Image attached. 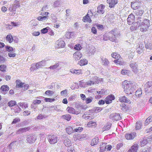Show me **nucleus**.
I'll use <instances>...</instances> for the list:
<instances>
[{
	"label": "nucleus",
	"instance_id": "nucleus-27",
	"mask_svg": "<svg viewBox=\"0 0 152 152\" xmlns=\"http://www.w3.org/2000/svg\"><path fill=\"white\" fill-rule=\"evenodd\" d=\"M144 46L142 44L139 45V47L137 48V52L139 54H141L143 52Z\"/></svg>",
	"mask_w": 152,
	"mask_h": 152
},
{
	"label": "nucleus",
	"instance_id": "nucleus-18",
	"mask_svg": "<svg viewBox=\"0 0 152 152\" xmlns=\"http://www.w3.org/2000/svg\"><path fill=\"white\" fill-rule=\"evenodd\" d=\"M45 61L43 60L39 61L35 64L36 69H38L39 68H41L45 66Z\"/></svg>",
	"mask_w": 152,
	"mask_h": 152
},
{
	"label": "nucleus",
	"instance_id": "nucleus-16",
	"mask_svg": "<svg viewBox=\"0 0 152 152\" xmlns=\"http://www.w3.org/2000/svg\"><path fill=\"white\" fill-rule=\"evenodd\" d=\"M114 96L112 95H110L106 98L104 102L107 104H109L111 103L112 101L114 100Z\"/></svg>",
	"mask_w": 152,
	"mask_h": 152
},
{
	"label": "nucleus",
	"instance_id": "nucleus-35",
	"mask_svg": "<svg viewBox=\"0 0 152 152\" xmlns=\"http://www.w3.org/2000/svg\"><path fill=\"white\" fill-rule=\"evenodd\" d=\"M66 131L69 134H70L74 132V130H73L72 127L71 126H69L66 128Z\"/></svg>",
	"mask_w": 152,
	"mask_h": 152
},
{
	"label": "nucleus",
	"instance_id": "nucleus-20",
	"mask_svg": "<svg viewBox=\"0 0 152 152\" xmlns=\"http://www.w3.org/2000/svg\"><path fill=\"white\" fill-rule=\"evenodd\" d=\"M107 1L109 3V7L111 8L114 7L118 3L117 0H107Z\"/></svg>",
	"mask_w": 152,
	"mask_h": 152
},
{
	"label": "nucleus",
	"instance_id": "nucleus-59",
	"mask_svg": "<svg viewBox=\"0 0 152 152\" xmlns=\"http://www.w3.org/2000/svg\"><path fill=\"white\" fill-rule=\"evenodd\" d=\"M46 116H45L44 115H43L41 114H39L37 117V119L40 120L43 119L44 118H46Z\"/></svg>",
	"mask_w": 152,
	"mask_h": 152
},
{
	"label": "nucleus",
	"instance_id": "nucleus-24",
	"mask_svg": "<svg viewBox=\"0 0 152 152\" xmlns=\"http://www.w3.org/2000/svg\"><path fill=\"white\" fill-rule=\"evenodd\" d=\"M107 147V143L102 142V144L100 145V152H104L106 151V148Z\"/></svg>",
	"mask_w": 152,
	"mask_h": 152
},
{
	"label": "nucleus",
	"instance_id": "nucleus-23",
	"mask_svg": "<svg viewBox=\"0 0 152 152\" xmlns=\"http://www.w3.org/2000/svg\"><path fill=\"white\" fill-rule=\"evenodd\" d=\"M105 6L103 4H100L97 8V12L99 14H103L104 12V9Z\"/></svg>",
	"mask_w": 152,
	"mask_h": 152
},
{
	"label": "nucleus",
	"instance_id": "nucleus-2",
	"mask_svg": "<svg viewBox=\"0 0 152 152\" xmlns=\"http://www.w3.org/2000/svg\"><path fill=\"white\" fill-rule=\"evenodd\" d=\"M119 32L116 29H114L109 32V39L112 42H117L116 38L119 36Z\"/></svg>",
	"mask_w": 152,
	"mask_h": 152
},
{
	"label": "nucleus",
	"instance_id": "nucleus-28",
	"mask_svg": "<svg viewBox=\"0 0 152 152\" xmlns=\"http://www.w3.org/2000/svg\"><path fill=\"white\" fill-rule=\"evenodd\" d=\"M74 34L75 33L73 32H67L66 33L65 36L66 37H67V38L70 39L74 37Z\"/></svg>",
	"mask_w": 152,
	"mask_h": 152
},
{
	"label": "nucleus",
	"instance_id": "nucleus-4",
	"mask_svg": "<svg viewBox=\"0 0 152 152\" xmlns=\"http://www.w3.org/2000/svg\"><path fill=\"white\" fill-rule=\"evenodd\" d=\"M48 139L49 143L52 144L56 143L58 140V137L55 135H48Z\"/></svg>",
	"mask_w": 152,
	"mask_h": 152
},
{
	"label": "nucleus",
	"instance_id": "nucleus-34",
	"mask_svg": "<svg viewBox=\"0 0 152 152\" xmlns=\"http://www.w3.org/2000/svg\"><path fill=\"white\" fill-rule=\"evenodd\" d=\"M48 16H39L38 17L37 19L39 21H44L48 20Z\"/></svg>",
	"mask_w": 152,
	"mask_h": 152
},
{
	"label": "nucleus",
	"instance_id": "nucleus-40",
	"mask_svg": "<svg viewBox=\"0 0 152 152\" xmlns=\"http://www.w3.org/2000/svg\"><path fill=\"white\" fill-rule=\"evenodd\" d=\"M16 104V102L14 100H11L7 103L8 106L10 107H12Z\"/></svg>",
	"mask_w": 152,
	"mask_h": 152
},
{
	"label": "nucleus",
	"instance_id": "nucleus-22",
	"mask_svg": "<svg viewBox=\"0 0 152 152\" xmlns=\"http://www.w3.org/2000/svg\"><path fill=\"white\" fill-rule=\"evenodd\" d=\"M66 110L69 113L77 115L80 113V111H76L74 109L71 107H68L67 108Z\"/></svg>",
	"mask_w": 152,
	"mask_h": 152
},
{
	"label": "nucleus",
	"instance_id": "nucleus-63",
	"mask_svg": "<svg viewBox=\"0 0 152 152\" xmlns=\"http://www.w3.org/2000/svg\"><path fill=\"white\" fill-rule=\"evenodd\" d=\"M145 48L149 49H152V45L150 43H148L145 45Z\"/></svg>",
	"mask_w": 152,
	"mask_h": 152
},
{
	"label": "nucleus",
	"instance_id": "nucleus-43",
	"mask_svg": "<svg viewBox=\"0 0 152 152\" xmlns=\"http://www.w3.org/2000/svg\"><path fill=\"white\" fill-rule=\"evenodd\" d=\"M62 118L64 119L69 121L70 120L71 117L69 115L67 114L62 116Z\"/></svg>",
	"mask_w": 152,
	"mask_h": 152
},
{
	"label": "nucleus",
	"instance_id": "nucleus-33",
	"mask_svg": "<svg viewBox=\"0 0 152 152\" xmlns=\"http://www.w3.org/2000/svg\"><path fill=\"white\" fill-rule=\"evenodd\" d=\"M99 139L98 137H96L93 139L91 142V145L94 146L97 145Z\"/></svg>",
	"mask_w": 152,
	"mask_h": 152
},
{
	"label": "nucleus",
	"instance_id": "nucleus-11",
	"mask_svg": "<svg viewBox=\"0 0 152 152\" xmlns=\"http://www.w3.org/2000/svg\"><path fill=\"white\" fill-rule=\"evenodd\" d=\"M19 7V5L18 4H12V5H10V7L9 9V10L10 12H12L13 13L12 14L10 13V15H12L13 14L14 15L15 14H16L15 11L17 7Z\"/></svg>",
	"mask_w": 152,
	"mask_h": 152
},
{
	"label": "nucleus",
	"instance_id": "nucleus-1",
	"mask_svg": "<svg viewBox=\"0 0 152 152\" xmlns=\"http://www.w3.org/2000/svg\"><path fill=\"white\" fill-rule=\"evenodd\" d=\"M139 20L141 21L139 27H140V30L143 32L146 31L150 26L149 20L147 19Z\"/></svg>",
	"mask_w": 152,
	"mask_h": 152
},
{
	"label": "nucleus",
	"instance_id": "nucleus-6",
	"mask_svg": "<svg viewBox=\"0 0 152 152\" xmlns=\"http://www.w3.org/2000/svg\"><path fill=\"white\" fill-rule=\"evenodd\" d=\"M36 139L37 137L35 135L33 134L29 135L27 136L26 141L27 142L30 144H32L34 142Z\"/></svg>",
	"mask_w": 152,
	"mask_h": 152
},
{
	"label": "nucleus",
	"instance_id": "nucleus-53",
	"mask_svg": "<svg viewBox=\"0 0 152 152\" xmlns=\"http://www.w3.org/2000/svg\"><path fill=\"white\" fill-rule=\"evenodd\" d=\"M48 27L44 28L41 30V32L42 33L45 34L47 33L48 31V30L49 28Z\"/></svg>",
	"mask_w": 152,
	"mask_h": 152
},
{
	"label": "nucleus",
	"instance_id": "nucleus-9",
	"mask_svg": "<svg viewBox=\"0 0 152 152\" xmlns=\"http://www.w3.org/2000/svg\"><path fill=\"white\" fill-rule=\"evenodd\" d=\"M137 63L131 61L130 63V66L132 68V71L136 74L137 72Z\"/></svg>",
	"mask_w": 152,
	"mask_h": 152
},
{
	"label": "nucleus",
	"instance_id": "nucleus-19",
	"mask_svg": "<svg viewBox=\"0 0 152 152\" xmlns=\"http://www.w3.org/2000/svg\"><path fill=\"white\" fill-rule=\"evenodd\" d=\"M119 100L120 102H123L129 104L131 103V101L124 96H120L119 99Z\"/></svg>",
	"mask_w": 152,
	"mask_h": 152
},
{
	"label": "nucleus",
	"instance_id": "nucleus-31",
	"mask_svg": "<svg viewBox=\"0 0 152 152\" xmlns=\"http://www.w3.org/2000/svg\"><path fill=\"white\" fill-rule=\"evenodd\" d=\"M120 58V57H119L116 60H114V62L115 63H117L121 65H123L124 64V61L121 58Z\"/></svg>",
	"mask_w": 152,
	"mask_h": 152
},
{
	"label": "nucleus",
	"instance_id": "nucleus-10",
	"mask_svg": "<svg viewBox=\"0 0 152 152\" xmlns=\"http://www.w3.org/2000/svg\"><path fill=\"white\" fill-rule=\"evenodd\" d=\"M136 136V133L134 132L126 133L125 134V137L126 139L127 140H133Z\"/></svg>",
	"mask_w": 152,
	"mask_h": 152
},
{
	"label": "nucleus",
	"instance_id": "nucleus-32",
	"mask_svg": "<svg viewBox=\"0 0 152 152\" xmlns=\"http://www.w3.org/2000/svg\"><path fill=\"white\" fill-rule=\"evenodd\" d=\"M102 64L104 66H107L109 64L108 60L106 58H101Z\"/></svg>",
	"mask_w": 152,
	"mask_h": 152
},
{
	"label": "nucleus",
	"instance_id": "nucleus-25",
	"mask_svg": "<svg viewBox=\"0 0 152 152\" xmlns=\"http://www.w3.org/2000/svg\"><path fill=\"white\" fill-rule=\"evenodd\" d=\"M138 148V145L137 144H134L132 146L131 148L128 151V152H137Z\"/></svg>",
	"mask_w": 152,
	"mask_h": 152
},
{
	"label": "nucleus",
	"instance_id": "nucleus-3",
	"mask_svg": "<svg viewBox=\"0 0 152 152\" xmlns=\"http://www.w3.org/2000/svg\"><path fill=\"white\" fill-rule=\"evenodd\" d=\"M122 87L124 88V91L126 94H131V90L132 88V85L129 81L125 80L123 83Z\"/></svg>",
	"mask_w": 152,
	"mask_h": 152
},
{
	"label": "nucleus",
	"instance_id": "nucleus-8",
	"mask_svg": "<svg viewBox=\"0 0 152 152\" xmlns=\"http://www.w3.org/2000/svg\"><path fill=\"white\" fill-rule=\"evenodd\" d=\"M140 23L141 21L138 20L137 22L133 23L130 27V29L132 31L137 29L139 28Z\"/></svg>",
	"mask_w": 152,
	"mask_h": 152
},
{
	"label": "nucleus",
	"instance_id": "nucleus-56",
	"mask_svg": "<svg viewBox=\"0 0 152 152\" xmlns=\"http://www.w3.org/2000/svg\"><path fill=\"white\" fill-rule=\"evenodd\" d=\"M41 101L40 100L35 99L33 101L32 103L34 104H38L41 103Z\"/></svg>",
	"mask_w": 152,
	"mask_h": 152
},
{
	"label": "nucleus",
	"instance_id": "nucleus-12",
	"mask_svg": "<svg viewBox=\"0 0 152 152\" xmlns=\"http://www.w3.org/2000/svg\"><path fill=\"white\" fill-rule=\"evenodd\" d=\"M110 117L111 119L116 121L119 120L121 118L120 114L117 113L111 114L110 116Z\"/></svg>",
	"mask_w": 152,
	"mask_h": 152
},
{
	"label": "nucleus",
	"instance_id": "nucleus-7",
	"mask_svg": "<svg viewBox=\"0 0 152 152\" xmlns=\"http://www.w3.org/2000/svg\"><path fill=\"white\" fill-rule=\"evenodd\" d=\"M65 45V42L61 39H59L57 40L55 43L56 47L58 48H63Z\"/></svg>",
	"mask_w": 152,
	"mask_h": 152
},
{
	"label": "nucleus",
	"instance_id": "nucleus-38",
	"mask_svg": "<svg viewBox=\"0 0 152 152\" xmlns=\"http://www.w3.org/2000/svg\"><path fill=\"white\" fill-rule=\"evenodd\" d=\"M134 12L136 15L142 16L143 13L144 11L142 10H135Z\"/></svg>",
	"mask_w": 152,
	"mask_h": 152
},
{
	"label": "nucleus",
	"instance_id": "nucleus-50",
	"mask_svg": "<svg viewBox=\"0 0 152 152\" xmlns=\"http://www.w3.org/2000/svg\"><path fill=\"white\" fill-rule=\"evenodd\" d=\"M15 107L14 108V110L15 112V113H19V112L20 110V108L18 106V105H15Z\"/></svg>",
	"mask_w": 152,
	"mask_h": 152
},
{
	"label": "nucleus",
	"instance_id": "nucleus-15",
	"mask_svg": "<svg viewBox=\"0 0 152 152\" xmlns=\"http://www.w3.org/2000/svg\"><path fill=\"white\" fill-rule=\"evenodd\" d=\"M92 15V13L91 12V11H88L86 15L83 18V20L84 22L88 21L90 23H91V20L90 18L89 15L91 16V15Z\"/></svg>",
	"mask_w": 152,
	"mask_h": 152
},
{
	"label": "nucleus",
	"instance_id": "nucleus-30",
	"mask_svg": "<svg viewBox=\"0 0 152 152\" xmlns=\"http://www.w3.org/2000/svg\"><path fill=\"white\" fill-rule=\"evenodd\" d=\"M102 80V79L99 78L96 76L94 77L92 81L93 82L94 84L95 83L98 84L99 82H100Z\"/></svg>",
	"mask_w": 152,
	"mask_h": 152
},
{
	"label": "nucleus",
	"instance_id": "nucleus-61",
	"mask_svg": "<svg viewBox=\"0 0 152 152\" xmlns=\"http://www.w3.org/2000/svg\"><path fill=\"white\" fill-rule=\"evenodd\" d=\"M29 85L28 84L24 83L23 86L22 88L23 90H25L27 89Z\"/></svg>",
	"mask_w": 152,
	"mask_h": 152
},
{
	"label": "nucleus",
	"instance_id": "nucleus-64",
	"mask_svg": "<svg viewBox=\"0 0 152 152\" xmlns=\"http://www.w3.org/2000/svg\"><path fill=\"white\" fill-rule=\"evenodd\" d=\"M150 148L149 147L146 148H145L142 150V152H150Z\"/></svg>",
	"mask_w": 152,
	"mask_h": 152
},
{
	"label": "nucleus",
	"instance_id": "nucleus-49",
	"mask_svg": "<svg viewBox=\"0 0 152 152\" xmlns=\"http://www.w3.org/2000/svg\"><path fill=\"white\" fill-rule=\"evenodd\" d=\"M59 64L58 63H56L53 66H50V67H48V68H49L50 69H56L59 66Z\"/></svg>",
	"mask_w": 152,
	"mask_h": 152
},
{
	"label": "nucleus",
	"instance_id": "nucleus-55",
	"mask_svg": "<svg viewBox=\"0 0 152 152\" xmlns=\"http://www.w3.org/2000/svg\"><path fill=\"white\" fill-rule=\"evenodd\" d=\"M130 73L129 71L127 70H123L121 72V74L123 75H128Z\"/></svg>",
	"mask_w": 152,
	"mask_h": 152
},
{
	"label": "nucleus",
	"instance_id": "nucleus-13",
	"mask_svg": "<svg viewBox=\"0 0 152 152\" xmlns=\"http://www.w3.org/2000/svg\"><path fill=\"white\" fill-rule=\"evenodd\" d=\"M15 37H12L10 34H8L6 37V40L10 43L12 42L13 40L15 42L17 43L18 41L17 40H15Z\"/></svg>",
	"mask_w": 152,
	"mask_h": 152
},
{
	"label": "nucleus",
	"instance_id": "nucleus-14",
	"mask_svg": "<svg viewBox=\"0 0 152 152\" xmlns=\"http://www.w3.org/2000/svg\"><path fill=\"white\" fill-rule=\"evenodd\" d=\"M141 6V3L140 1H137L134 2H132L131 6L133 9H137L138 7Z\"/></svg>",
	"mask_w": 152,
	"mask_h": 152
},
{
	"label": "nucleus",
	"instance_id": "nucleus-41",
	"mask_svg": "<svg viewBox=\"0 0 152 152\" xmlns=\"http://www.w3.org/2000/svg\"><path fill=\"white\" fill-rule=\"evenodd\" d=\"M88 61L86 59H83L80 60L79 62V64L81 66L85 65L87 64Z\"/></svg>",
	"mask_w": 152,
	"mask_h": 152
},
{
	"label": "nucleus",
	"instance_id": "nucleus-39",
	"mask_svg": "<svg viewBox=\"0 0 152 152\" xmlns=\"http://www.w3.org/2000/svg\"><path fill=\"white\" fill-rule=\"evenodd\" d=\"M87 125L88 127H95L97 125L95 122L91 121H89Z\"/></svg>",
	"mask_w": 152,
	"mask_h": 152
},
{
	"label": "nucleus",
	"instance_id": "nucleus-54",
	"mask_svg": "<svg viewBox=\"0 0 152 152\" xmlns=\"http://www.w3.org/2000/svg\"><path fill=\"white\" fill-rule=\"evenodd\" d=\"M111 56L112 57L117 59L119 57V55L116 53H114L112 54Z\"/></svg>",
	"mask_w": 152,
	"mask_h": 152
},
{
	"label": "nucleus",
	"instance_id": "nucleus-17",
	"mask_svg": "<svg viewBox=\"0 0 152 152\" xmlns=\"http://www.w3.org/2000/svg\"><path fill=\"white\" fill-rule=\"evenodd\" d=\"M135 19L134 16L131 13L128 16L127 18V21L129 24L130 25L133 23Z\"/></svg>",
	"mask_w": 152,
	"mask_h": 152
},
{
	"label": "nucleus",
	"instance_id": "nucleus-51",
	"mask_svg": "<svg viewBox=\"0 0 152 152\" xmlns=\"http://www.w3.org/2000/svg\"><path fill=\"white\" fill-rule=\"evenodd\" d=\"M45 94L48 95L52 96L54 94V92L52 91L47 90L45 91Z\"/></svg>",
	"mask_w": 152,
	"mask_h": 152
},
{
	"label": "nucleus",
	"instance_id": "nucleus-48",
	"mask_svg": "<svg viewBox=\"0 0 152 152\" xmlns=\"http://www.w3.org/2000/svg\"><path fill=\"white\" fill-rule=\"evenodd\" d=\"M67 151L68 152H75V151L74 146L73 145H71L68 147L67 148Z\"/></svg>",
	"mask_w": 152,
	"mask_h": 152
},
{
	"label": "nucleus",
	"instance_id": "nucleus-46",
	"mask_svg": "<svg viewBox=\"0 0 152 152\" xmlns=\"http://www.w3.org/2000/svg\"><path fill=\"white\" fill-rule=\"evenodd\" d=\"M95 51V47L93 46H91V47H89V52L91 54H93V53Z\"/></svg>",
	"mask_w": 152,
	"mask_h": 152
},
{
	"label": "nucleus",
	"instance_id": "nucleus-29",
	"mask_svg": "<svg viewBox=\"0 0 152 152\" xmlns=\"http://www.w3.org/2000/svg\"><path fill=\"white\" fill-rule=\"evenodd\" d=\"M30 129L29 127H25L20 129L17 132V133L20 134L21 133L26 132L28 130Z\"/></svg>",
	"mask_w": 152,
	"mask_h": 152
},
{
	"label": "nucleus",
	"instance_id": "nucleus-57",
	"mask_svg": "<svg viewBox=\"0 0 152 152\" xmlns=\"http://www.w3.org/2000/svg\"><path fill=\"white\" fill-rule=\"evenodd\" d=\"M147 143V141L146 139H143L141 142V146H143L145 145Z\"/></svg>",
	"mask_w": 152,
	"mask_h": 152
},
{
	"label": "nucleus",
	"instance_id": "nucleus-42",
	"mask_svg": "<svg viewBox=\"0 0 152 152\" xmlns=\"http://www.w3.org/2000/svg\"><path fill=\"white\" fill-rule=\"evenodd\" d=\"M72 73H75L76 75H79L80 74H82V70L81 69L72 70L71 71Z\"/></svg>",
	"mask_w": 152,
	"mask_h": 152
},
{
	"label": "nucleus",
	"instance_id": "nucleus-47",
	"mask_svg": "<svg viewBox=\"0 0 152 152\" xmlns=\"http://www.w3.org/2000/svg\"><path fill=\"white\" fill-rule=\"evenodd\" d=\"M135 95L137 96H140L142 94L141 88H139L135 92Z\"/></svg>",
	"mask_w": 152,
	"mask_h": 152
},
{
	"label": "nucleus",
	"instance_id": "nucleus-21",
	"mask_svg": "<svg viewBox=\"0 0 152 152\" xmlns=\"http://www.w3.org/2000/svg\"><path fill=\"white\" fill-rule=\"evenodd\" d=\"M82 56V54L79 51L76 52L73 54V57L76 60H79Z\"/></svg>",
	"mask_w": 152,
	"mask_h": 152
},
{
	"label": "nucleus",
	"instance_id": "nucleus-60",
	"mask_svg": "<svg viewBox=\"0 0 152 152\" xmlns=\"http://www.w3.org/2000/svg\"><path fill=\"white\" fill-rule=\"evenodd\" d=\"M5 48L6 50L9 52L12 51L13 50V48L11 47L6 46Z\"/></svg>",
	"mask_w": 152,
	"mask_h": 152
},
{
	"label": "nucleus",
	"instance_id": "nucleus-44",
	"mask_svg": "<svg viewBox=\"0 0 152 152\" xmlns=\"http://www.w3.org/2000/svg\"><path fill=\"white\" fill-rule=\"evenodd\" d=\"M142 124V123L140 121L137 122L136 123V129L138 130L141 129Z\"/></svg>",
	"mask_w": 152,
	"mask_h": 152
},
{
	"label": "nucleus",
	"instance_id": "nucleus-45",
	"mask_svg": "<svg viewBox=\"0 0 152 152\" xmlns=\"http://www.w3.org/2000/svg\"><path fill=\"white\" fill-rule=\"evenodd\" d=\"M61 4L60 1L57 0L54 2L53 5L55 7H60L61 6Z\"/></svg>",
	"mask_w": 152,
	"mask_h": 152
},
{
	"label": "nucleus",
	"instance_id": "nucleus-58",
	"mask_svg": "<svg viewBox=\"0 0 152 152\" xmlns=\"http://www.w3.org/2000/svg\"><path fill=\"white\" fill-rule=\"evenodd\" d=\"M81 46L80 44L75 45L74 47V49L77 50H80L81 49Z\"/></svg>",
	"mask_w": 152,
	"mask_h": 152
},
{
	"label": "nucleus",
	"instance_id": "nucleus-26",
	"mask_svg": "<svg viewBox=\"0 0 152 152\" xmlns=\"http://www.w3.org/2000/svg\"><path fill=\"white\" fill-rule=\"evenodd\" d=\"M64 144L67 147H69L72 145V143L71 141L68 138H65L64 141Z\"/></svg>",
	"mask_w": 152,
	"mask_h": 152
},
{
	"label": "nucleus",
	"instance_id": "nucleus-36",
	"mask_svg": "<svg viewBox=\"0 0 152 152\" xmlns=\"http://www.w3.org/2000/svg\"><path fill=\"white\" fill-rule=\"evenodd\" d=\"M16 87L17 88H22L23 86L24 83L21 82L19 80H17L16 81Z\"/></svg>",
	"mask_w": 152,
	"mask_h": 152
},
{
	"label": "nucleus",
	"instance_id": "nucleus-5",
	"mask_svg": "<svg viewBox=\"0 0 152 152\" xmlns=\"http://www.w3.org/2000/svg\"><path fill=\"white\" fill-rule=\"evenodd\" d=\"M145 91L147 93H151L152 92V82H148L145 86Z\"/></svg>",
	"mask_w": 152,
	"mask_h": 152
},
{
	"label": "nucleus",
	"instance_id": "nucleus-52",
	"mask_svg": "<svg viewBox=\"0 0 152 152\" xmlns=\"http://www.w3.org/2000/svg\"><path fill=\"white\" fill-rule=\"evenodd\" d=\"M83 130V128L81 127H79L76 128L74 130V132H80Z\"/></svg>",
	"mask_w": 152,
	"mask_h": 152
},
{
	"label": "nucleus",
	"instance_id": "nucleus-62",
	"mask_svg": "<svg viewBox=\"0 0 152 152\" xmlns=\"http://www.w3.org/2000/svg\"><path fill=\"white\" fill-rule=\"evenodd\" d=\"M67 90L65 89L61 91L60 92V94L61 96H64L67 94Z\"/></svg>",
	"mask_w": 152,
	"mask_h": 152
},
{
	"label": "nucleus",
	"instance_id": "nucleus-37",
	"mask_svg": "<svg viewBox=\"0 0 152 152\" xmlns=\"http://www.w3.org/2000/svg\"><path fill=\"white\" fill-rule=\"evenodd\" d=\"M0 89L3 91L6 92L9 90V88L7 85H4L1 86Z\"/></svg>",
	"mask_w": 152,
	"mask_h": 152
}]
</instances>
